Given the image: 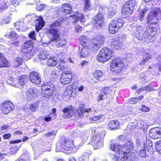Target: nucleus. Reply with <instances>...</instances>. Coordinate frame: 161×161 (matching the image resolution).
I'll list each match as a JSON object with an SVG mask.
<instances>
[{
  "mask_svg": "<svg viewBox=\"0 0 161 161\" xmlns=\"http://www.w3.org/2000/svg\"><path fill=\"white\" fill-rule=\"evenodd\" d=\"M133 31L134 32L133 39L136 42L138 43L140 41L144 40V41L147 42H152L155 39L154 34H152L151 35L149 34V31L151 32V29H147L145 31H143V27L140 25L134 26L132 25Z\"/></svg>",
  "mask_w": 161,
  "mask_h": 161,
  "instance_id": "nucleus-1",
  "label": "nucleus"
},
{
  "mask_svg": "<svg viewBox=\"0 0 161 161\" xmlns=\"http://www.w3.org/2000/svg\"><path fill=\"white\" fill-rule=\"evenodd\" d=\"M60 25V22L58 20L50 25V28L47 30V33L50 40L44 41L42 39L41 41L42 44L47 45L49 44L51 41L58 39L59 37L58 30Z\"/></svg>",
  "mask_w": 161,
  "mask_h": 161,
  "instance_id": "nucleus-2",
  "label": "nucleus"
},
{
  "mask_svg": "<svg viewBox=\"0 0 161 161\" xmlns=\"http://www.w3.org/2000/svg\"><path fill=\"white\" fill-rule=\"evenodd\" d=\"M124 63L119 58H114L110 64V71L115 76L119 75L124 68Z\"/></svg>",
  "mask_w": 161,
  "mask_h": 161,
  "instance_id": "nucleus-3",
  "label": "nucleus"
},
{
  "mask_svg": "<svg viewBox=\"0 0 161 161\" xmlns=\"http://www.w3.org/2000/svg\"><path fill=\"white\" fill-rule=\"evenodd\" d=\"M114 56V51L111 49L105 47L100 51L97 57V60L103 63L109 60Z\"/></svg>",
  "mask_w": 161,
  "mask_h": 161,
  "instance_id": "nucleus-4",
  "label": "nucleus"
},
{
  "mask_svg": "<svg viewBox=\"0 0 161 161\" xmlns=\"http://www.w3.org/2000/svg\"><path fill=\"white\" fill-rule=\"evenodd\" d=\"M111 149L117 153L113 158V161H123L124 160L125 152H124L122 146L118 143L111 144L110 145Z\"/></svg>",
  "mask_w": 161,
  "mask_h": 161,
  "instance_id": "nucleus-5",
  "label": "nucleus"
},
{
  "mask_svg": "<svg viewBox=\"0 0 161 161\" xmlns=\"http://www.w3.org/2000/svg\"><path fill=\"white\" fill-rule=\"evenodd\" d=\"M106 132L103 130L92 137L90 142L94 147V149H99L103 146V138Z\"/></svg>",
  "mask_w": 161,
  "mask_h": 161,
  "instance_id": "nucleus-6",
  "label": "nucleus"
},
{
  "mask_svg": "<svg viewBox=\"0 0 161 161\" xmlns=\"http://www.w3.org/2000/svg\"><path fill=\"white\" fill-rule=\"evenodd\" d=\"M124 21L120 18H116L113 20L108 25L109 31L114 34L117 32L123 26Z\"/></svg>",
  "mask_w": 161,
  "mask_h": 161,
  "instance_id": "nucleus-7",
  "label": "nucleus"
},
{
  "mask_svg": "<svg viewBox=\"0 0 161 161\" xmlns=\"http://www.w3.org/2000/svg\"><path fill=\"white\" fill-rule=\"evenodd\" d=\"M104 39L102 35L94 37L89 46L90 50L92 51L98 50L104 43Z\"/></svg>",
  "mask_w": 161,
  "mask_h": 161,
  "instance_id": "nucleus-8",
  "label": "nucleus"
},
{
  "mask_svg": "<svg viewBox=\"0 0 161 161\" xmlns=\"http://www.w3.org/2000/svg\"><path fill=\"white\" fill-rule=\"evenodd\" d=\"M106 8L104 7L100 6L99 9V13L94 18V27L97 29H100L104 22L103 16V13L105 11Z\"/></svg>",
  "mask_w": 161,
  "mask_h": 161,
  "instance_id": "nucleus-9",
  "label": "nucleus"
},
{
  "mask_svg": "<svg viewBox=\"0 0 161 161\" xmlns=\"http://www.w3.org/2000/svg\"><path fill=\"white\" fill-rule=\"evenodd\" d=\"M135 5V0H130L125 3L123 6L122 11L125 17L128 16L132 14Z\"/></svg>",
  "mask_w": 161,
  "mask_h": 161,
  "instance_id": "nucleus-10",
  "label": "nucleus"
},
{
  "mask_svg": "<svg viewBox=\"0 0 161 161\" xmlns=\"http://www.w3.org/2000/svg\"><path fill=\"white\" fill-rule=\"evenodd\" d=\"M61 148L67 151L75 152L78 148L77 147H74L73 141L67 138L63 139L60 144Z\"/></svg>",
  "mask_w": 161,
  "mask_h": 161,
  "instance_id": "nucleus-11",
  "label": "nucleus"
},
{
  "mask_svg": "<svg viewBox=\"0 0 161 161\" xmlns=\"http://www.w3.org/2000/svg\"><path fill=\"white\" fill-rule=\"evenodd\" d=\"M161 19V11L158 8H154L153 11L149 13L147 18V22L148 23H152L151 21L153 20H160Z\"/></svg>",
  "mask_w": 161,
  "mask_h": 161,
  "instance_id": "nucleus-12",
  "label": "nucleus"
},
{
  "mask_svg": "<svg viewBox=\"0 0 161 161\" xmlns=\"http://www.w3.org/2000/svg\"><path fill=\"white\" fill-rule=\"evenodd\" d=\"M125 40L124 36L114 37L111 41V47L114 49H120L123 45V42Z\"/></svg>",
  "mask_w": 161,
  "mask_h": 161,
  "instance_id": "nucleus-13",
  "label": "nucleus"
},
{
  "mask_svg": "<svg viewBox=\"0 0 161 161\" xmlns=\"http://www.w3.org/2000/svg\"><path fill=\"white\" fill-rule=\"evenodd\" d=\"M32 41L29 40L26 41L23 45L24 48L23 49L24 53L26 54V56L30 55V58L32 57L35 53L33 50Z\"/></svg>",
  "mask_w": 161,
  "mask_h": 161,
  "instance_id": "nucleus-14",
  "label": "nucleus"
},
{
  "mask_svg": "<svg viewBox=\"0 0 161 161\" xmlns=\"http://www.w3.org/2000/svg\"><path fill=\"white\" fill-rule=\"evenodd\" d=\"M1 111L4 114H7L14 109V106L10 101H6L2 103Z\"/></svg>",
  "mask_w": 161,
  "mask_h": 161,
  "instance_id": "nucleus-15",
  "label": "nucleus"
},
{
  "mask_svg": "<svg viewBox=\"0 0 161 161\" xmlns=\"http://www.w3.org/2000/svg\"><path fill=\"white\" fill-rule=\"evenodd\" d=\"M39 93V91L35 87L30 88L26 92V98L28 101H30L37 97Z\"/></svg>",
  "mask_w": 161,
  "mask_h": 161,
  "instance_id": "nucleus-16",
  "label": "nucleus"
},
{
  "mask_svg": "<svg viewBox=\"0 0 161 161\" xmlns=\"http://www.w3.org/2000/svg\"><path fill=\"white\" fill-rule=\"evenodd\" d=\"M36 17L32 18L30 22L33 20H36L35 22V26L36 31L38 32L41 30L44 26L45 22L41 16H38L35 19Z\"/></svg>",
  "mask_w": 161,
  "mask_h": 161,
  "instance_id": "nucleus-17",
  "label": "nucleus"
},
{
  "mask_svg": "<svg viewBox=\"0 0 161 161\" xmlns=\"http://www.w3.org/2000/svg\"><path fill=\"white\" fill-rule=\"evenodd\" d=\"M72 78V73L70 71H64L60 79L61 83L63 85L69 84Z\"/></svg>",
  "mask_w": 161,
  "mask_h": 161,
  "instance_id": "nucleus-18",
  "label": "nucleus"
},
{
  "mask_svg": "<svg viewBox=\"0 0 161 161\" xmlns=\"http://www.w3.org/2000/svg\"><path fill=\"white\" fill-rule=\"evenodd\" d=\"M29 78L30 81L34 84L38 85L41 82V75L35 71L30 72Z\"/></svg>",
  "mask_w": 161,
  "mask_h": 161,
  "instance_id": "nucleus-19",
  "label": "nucleus"
},
{
  "mask_svg": "<svg viewBox=\"0 0 161 161\" xmlns=\"http://www.w3.org/2000/svg\"><path fill=\"white\" fill-rule=\"evenodd\" d=\"M153 54L152 50L146 49L144 51V55L142 60L140 62V65H143L150 59Z\"/></svg>",
  "mask_w": 161,
  "mask_h": 161,
  "instance_id": "nucleus-20",
  "label": "nucleus"
},
{
  "mask_svg": "<svg viewBox=\"0 0 161 161\" xmlns=\"http://www.w3.org/2000/svg\"><path fill=\"white\" fill-rule=\"evenodd\" d=\"M152 143L150 140H148L146 141V143H144L142 145V148L141 147H137L138 150L139 152V155L141 157H145L146 155L145 147H147L148 146L150 147L152 146Z\"/></svg>",
  "mask_w": 161,
  "mask_h": 161,
  "instance_id": "nucleus-21",
  "label": "nucleus"
},
{
  "mask_svg": "<svg viewBox=\"0 0 161 161\" xmlns=\"http://www.w3.org/2000/svg\"><path fill=\"white\" fill-rule=\"evenodd\" d=\"M70 16L73 17V23L74 24L80 21L82 24L85 22L86 20L85 18L82 14H79L78 13H76L74 15L69 16V17Z\"/></svg>",
  "mask_w": 161,
  "mask_h": 161,
  "instance_id": "nucleus-22",
  "label": "nucleus"
},
{
  "mask_svg": "<svg viewBox=\"0 0 161 161\" xmlns=\"http://www.w3.org/2000/svg\"><path fill=\"white\" fill-rule=\"evenodd\" d=\"M124 152H127V150L132 151L134 149V145L132 141L130 140L126 141L125 144L122 145Z\"/></svg>",
  "mask_w": 161,
  "mask_h": 161,
  "instance_id": "nucleus-23",
  "label": "nucleus"
},
{
  "mask_svg": "<svg viewBox=\"0 0 161 161\" xmlns=\"http://www.w3.org/2000/svg\"><path fill=\"white\" fill-rule=\"evenodd\" d=\"M42 91L41 95L45 98H48L52 96L53 93L55 91L52 89H50V90L46 89L44 86H42Z\"/></svg>",
  "mask_w": 161,
  "mask_h": 161,
  "instance_id": "nucleus-24",
  "label": "nucleus"
},
{
  "mask_svg": "<svg viewBox=\"0 0 161 161\" xmlns=\"http://www.w3.org/2000/svg\"><path fill=\"white\" fill-rule=\"evenodd\" d=\"M79 54L80 57L82 58H86L89 56L90 53L88 47L87 46L83 47L79 52Z\"/></svg>",
  "mask_w": 161,
  "mask_h": 161,
  "instance_id": "nucleus-25",
  "label": "nucleus"
},
{
  "mask_svg": "<svg viewBox=\"0 0 161 161\" xmlns=\"http://www.w3.org/2000/svg\"><path fill=\"white\" fill-rule=\"evenodd\" d=\"M91 112V109L90 108H83L76 110L75 115H77L79 117L81 118L84 115V113H89Z\"/></svg>",
  "mask_w": 161,
  "mask_h": 161,
  "instance_id": "nucleus-26",
  "label": "nucleus"
},
{
  "mask_svg": "<svg viewBox=\"0 0 161 161\" xmlns=\"http://www.w3.org/2000/svg\"><path fill=\"white\" fill-rule=\"evenodd\" d=\"M149 135L152 139H155L160 138L159 133L157 128H154L150 130L149 131Z\"/></svg>",
  "mask_w": 161,
  "mask_h": 161,
  "instance_id": "nucleus-27",
  "label": "nucleus"
},
{
  "mask_svg": "<svg viewBox=\"0 0 161 161\" xmlns=\"http://www.w3.org/2000/svg\"><path fill=\"white\" fill-rule=\"evenodd\" d=\"M124 158L125 157V161H135L136 159L135 156L134 154L131 151L125 153Z\"/></svg>",
  "mask_w": 161,
  "mask_h": 161,
  "instance_id": "nucleus-28",
  "label": "nucleus"
},
{
  "mask_svg": "<svg viewBox=\"0 0 161 161\" xmlns=\"http://www.w3.org/2000/svg\"><path fill=\"white\" fill-rule=\"evenodd\" d=\"M119 126V122L117 120H112L109 123L108 125V129L114 130L117 129Z\"/></svg>",
  "mask_w": 161,
  "mask_h": 161,
  "instance_id": "nucleus-29",
  "label": "nucleus"
},
{
  "mask_svg": "<svg viewBox=\"0 0 161 161\" xmlns=\"http://www.w3.org/2000/svg\"><path fill=\"white\" fill-rule=\"evenodd\" d=\"M48 51L44 49L40 52L38 55V57L40 60H45L48 58Z\"/></svg>",
  "mask_w": 161,
  "mask_h": 161,
  "instance_id": "nucleus-30",
  "label": "nucleus"
},
{
  "mask_svg": "<svg viewBox=\"0 0 161 161\" xmlns=\"http://www.w3.org/2000/svg\"><path fill=\"white\" fill-rule=\"evenodd\" d=\"M71 6L70 5L64 3L62 5V11L64 14H70L71 12Z\"/></svg>",
  "mask_w": 161,
  "mask_h": 161,
  "instance_id": "nucleus-31",
  "label": "nucleus"
},
{
  "mask_svg": "<svg viewBox=\"0 0 161 161\" xmlns=\"http://www.w3.org/2000/svg\"><path fill=\"white\" fill-rule=\"evenodd\" d=\"M103 75V72L100 70H96L93 73L94 79H95V81L97 82L100 80Z\"/></svg>",
  "mask_w": 161,
  "mask_h": 161,
  "instance_id": "nucleus-32",
  "label": "nucleus"
},
{
  "mask_svg": "<svg viewBox=\"0 0 161 161\" xmlns=\"http://www.w3.org/2000/svg\"><path fill=\"white\" fill-rule=\"evenodd\" d=\"M74 111V108L71 105L64 108L62 110L63 112L64 113H68L70 115H72L73 114Z\"/></svg>",
  "mask_w": 161,
  "mask_h": 161,
  "instance_id": "nucleus-33",
  "label": "nucleus"
},
{
  "mask_svg": "<svg viewBox=\"0 0 161 161\" xmlns=\"http://www.w3.org/2000/svg\"><path fill=\"white\" fill-rule=\"evenodd\" d=\"M28 80V77L25 75H21L19 78V82L21 86L24 85Z\"/></svg>",
  "mask_w": 161,
  "mask_h": 161,
  "instance_id": "nucleus-34",
  "label": "nucleus"
},
{
  "mask_svg": "<svg viewBox=\"0 0 161 161\" xmlns=\"http://www.w3.org/2000/svg\"><path fill=\"white\" fill-rule=\"evenodd\" d=\"M146 91V92H148L149 91H154V88L150 86H144L141 88L138 89L136 92L137 94Z\"/></svg>",
  "mask_w": 161,
  "mask_h": 161,
  "instance_id": "nucleus-35",
  "label": "nucleus"
},
{
  "mask_svg": "<svg viewBox=\"0 0 161 161\" xmlns=\"http://www.w3.org/2000/svg\"><path fill=\"white\" fill-rule=\"evenodd\" d=\"M57 59L54 57H50L47 61V65L48 66H55L57 64Z\"/></svg>",
  "mask_w": 161,
  "mask_h": 161,
  "instance_id": "nucleus-36",
  "label": "nucleus"
},
{
  "mask_svg": "<svg viewBox=\"0 0 161 161\" xmlns=\"http://www.w3.org/2000/svg\"><path fill=\"white\" fill-rule=\"evenodd\" d=\"M81 132L77 129H72L70 130V134L72 137H76L80 136Z\"/></svg>",
  "mask_w": 161,
  "mask_h": 161,
  "instance_id": "nucleus-37",
  "label": "nucleus"
},
{
  "mask_svg": "<svg viewBox=\"0 0 161 161\" xmlns=\"http://www.w3.org/2000/svg\"><path fill=\"white\" fill-rule=\"evenodd\" d=\"M42 86H44L46 89H52L54 91L55 90V85L51 82H44Z\"/></svg>",
  "mask_w": 161,
  "mask_h": 161,
  "instance_id": "nucleus-38",
  "label": "nucleus"
},
{
  "mask_svg": "<svg viewBox=\"0 0 161 161\" xmlns=\"http://www.w3.org/2000/svg\"><path fill=\"white\" fill-rule=\"evenodd\" d=\"M66 42V39L64 38H61L57 41L56 44L58 47H61L65 46Z\"/></svg>",
  "mask_w": 161,
  "mask_h": 161,
  "instance_id": "nucleus-39",
  "label": "nucleus"
},
{
  "mask_svg": "<svg viewBox=\"0 0 161 161\" xmlns=\"http://www.w3.org/2000/svg\"><path fill=\"white\" fill-rule=\"evenodd\" d=\"M134 122L136 124V125L134 124V126L136 128H143L146 125L144 122L142 120H135Z\"/></svg>",
  "mask_w": 161,
  "mask_h": 161,
  "instance_id": "nucleus-40",
  "label": "nucleus"
},
{
  "mask_svg": "<svg viewBox=\"0 0 161 161\" xmlns=\"http://www.w3.org/2000/svg\"><path fill=\"white\" fill-rule=\"evenodd\" d=\"M88 40L87 37L84 36H81L80 38V44L83 47L86 46L88 43Z\"/></svg>",
  "mask_w": 161,
  "mask_h": 161,
  "instance_id": "nucleus-41",
  "label": "nucleus"
},
{
  "mask_svg": "<svg viewBox=\"0 0 161 161\" xmlns=\"http://www.w3.org/2000/svg\"><path fill=\"white\" fill-rule=\"evenodd\" d=\"M148 8L146 7L142 10L139 14V19L142 21L144 18L145 14L148 11Z\"/></svg>",
  "mask_w": 161,
  "mask_h": 161,
  "instance_id": "nucleus-42",
  "label": "nucleus"
},
{
  "mask_svg": "<svg viewBox=\"0 0 161 161\" xmlns=\"http://www.w3.org/2000/svg\"><path fill=\"white\" fill-rule=\"evenodd\" d=\"M143 98V96H141L137 98L133 97L130 99V103L133 104H135L137 103L139 101L141 100Z\"/></svg>",
  "mask_w": 161,
  "mask_h": 161,
  "instance_id": "nucleus-43",
  "label": "nucleus"
},
{
  "mask_svg": "<svg viewBox=\"0 0 161 161\" xmlns=\"http://www.w3.org/2000/svg\"><path fill=\"white\" fill-rule=\"evenodd\" d=\"M15 80L14 79L13 77L10 76L9 77V78L7 79L6 82L7 83L12 86H14L15 87H17V85L15 83Z\"/></svg>",
  "mask_w": 161,
  "mask_h": 161,
  "instance_id": "nucleus-44",
  "label": "nucleus"
},
{
  "mask_svg": "<svg viewBox=\"0 0 161 161\" xmlns=\"http://www.w3.org/2000/svg\"><path fill=\"white\" fill-rule=\"evenodd\" d=\"M23 62V59L20 57L16 58L14 62V66L15 67H18L20 66Z\"/></svg>",
  "mask_w": 161,
  "mask_h": 161,
  "instance_id": "nucleus-45",
  "label": "nucleus"
},
{
  "mask_svg": "<svg viewBox=\"0 0 161 161\" xmlns=\"http://www.w3.org/2000/svg\"><path fill=\"white\" fill-rule=\"evenodd\" d=\"M61 61L58 65L57 67L61 70H64L66 67V65L64 63V59L60 60Z\"/></svg>",
  "mask_w": 161,
  "mask_h": 161,
  "instance_id": "nucleus-46",
  "label": "nucleus"
},
{
  "mask_svg": "<svg viewBox=\"0 0 161 161\" xmlns=\"http://www.w3.org/2000/svg\"><path fill=\"white\" fill-rule=\"evenodd\" d=\"M9 5L8 3L7 2L2 3L0 4V12L4 11L7 10Z\"/></svg>",
  "mask_w": 161,
  "mask_h": 161,
  "instance_id": "nucleus-47",
  "label": "nucleus"
},
{
  "mask_svg": "<svg viewBox=\"0 0 161 161\" xmlns=\"http://www.w3.org/2000/svg\"><path fill=\"white\" fill-rule=\"evenodd\" d=\"M21 147V146L19 147L16 146H14L10 149L9 154H15Z\"/></svg>",
  "mask_w": 161,
  "mask_h": 161,
  "instance_id": "nucleus-48",
  "label": "nucleus"
},
{
  "mask_svg": "<svg viewBox=\"0 0 161 161\" xmlns=\"http://www.w3.org/2000/svg\"><path fill=\"white\" fill-rule=\"evenodd\" d=\"M85 6L84 9L85 11H86L90 9V8L91 2L90 0H84Z\"/></svg>",
  "mask_w": 161,
  "mask_h": 161,
  "instance_id": "nucleus-49",
  "label": "nucleus"
},
{
  "mask_svg": "<svg viewBox=\"0 0 161 161\" xmlns=\"http://www.w3.org/2000/svg\"><path fill=\"white\" fill-rule=\"evenodd\" d=\"M38 106L39 104L37 103L31 104L29 107V108L31 111L35 112L37 110Z\"/></svg>",
  "mask_w": 161,
  "mask_h": 161,
  "instance_id": "nucleus-50",
  "label": "nucleus"
},
{
  "mask_svg": "<svg viewBox=\"0 0 161 161\" xmlns=\"http://www.w3.org/2000/svg\"><path fill=\"white\" fill-rule=\"evenodd\" d=\"M111 92V90L110 88L106 87L103 88L101 90V92L103 93L105 96L108 94H110Z\"/></svg>",
  "mask_w": 161,
  "mask_h": 161,
  "instance_id": "nucleus-51",
  "label": "nucleus"
},
{
  "mask_svg": "<svg viewBox=\"0 0 161 161\" xmlns=\"http://www.w3.org/2000/svg\"><path fill=\"white\" fill-rule=\"evenodd\" d=\"M7 36L11 39L14 40L17 37V34L14 31H12L9 35H6Z\"/></svg>",
  "mask_w": 161,
  "mask_h": 161,
  "instance_id": "nucleus-52",
  "label": "nucleus"
},
{
  "mask_svg": "<svg viewBox=\"0 0 161 161\" xmlns=\"http://www.w3.org/2000/svg\"><path fill=\"white\" fill-rule=\"evenodd\" d=\"M117 5H116L111 4L108 7V12L115 11L116 12L117 10Z\"/></svg>",
  "mask_w": 161,
  "mask_h": 161,
  "instance_id": "nucleus-53",
  "label": "nucleus"
},
{
  "mask_svg": "<svg viewBox=\"0 0 161 161\" xmlns=\"http://www.w3.org/2000/svg\"><path fill=\"white\" fill-rule=\"evenodd\" d=\"M72 93V89L67 88L64 93V95L66 96H68V97H71Z\"/></svg>",
  "mask_w": 161,
  "mask_h": 161,
  "instance_id": "nucleus-54",
  "label": "nucleus"
},
{
  "mask_svg": "<svg viewBox=\"0 0 161 161\" xmlns=\"http://www.w3.org/2000/svg\"><path fill=\"white\" fill-rule=\"evenodd\" d=\"M156 149L158 153L161 154V140L158 141L156 144Z\"/></svg>",
  "mask_w": 161,
  "mask_h": 161,
  "instance_id": "nucleus-55",
  "label": "nucleus"
},
{
  "mask_svg": "<svg viewBox=\"0 0 161 161\" xmlns=\"http://www.w3.org/2000/svg\"><path fill=\"white\" fill-rule=\"evenodd\" d=\"M22 159H24L27 161L28 159H29L30 157V154L28 152H25L23 154L19 157Z\"/></svg>",
  "mask_w": 161,
  "mask_h": 161,
  "instance_id": "nucleus-56",
  "label": "nucleus"
},
{
  "mask_svg": "<svg viewBox=\"0 0 161 161\" xmlns=\"http://www.w3.org/2000/svg\"><path fill=\"white\" fill-rule=\"evenodd\" d=\"M149 109V108L145 105H142L140 108V110L145 112H148Z\"/></svg>",
  "mask_w": 161,
  "mask_h": 161,
  "instance_id": "nucleus-57",
  "label": "nucleus"
},
{
  "mask_svg": "<svg viewBox=\"0 0 161 161\" xmlns=\"http://www.w3.org/2000/svg\"><path fill=\"white\" fill-rule=\"evenodd\" d=\"M91 152L89 151H87L86 152H85V154L84 155L86 156L85 157H81L80 158V159H84V161H87L88 158L87 157L89 156L90 154H91Z\"/></svg>",
  "mask_w": 161,
  "mask_h": 161,
  "instance_id": "nucleus-58",
  "label": "nucleus"
},
{
  "mask_svg": "<svg viewBox=\"0 0 161 161\" xmlns=\"http://www.w3.org/2000/svg\"><path fill=\"white\" fill-rule=\"evenodd\" d=\"M29 37L31 39L35 40L36 39L35 31H31L28 35Z\"/></svg>",
  "mask_w": 161,
  "mask_h": 161,
  "instance_id": "nucleus-59",
  "label": "nucleus"
},
{
  "mask_svg": "<svg viewBox=\"0 0 161 161\" xmlns=\"http://www.w3.org/2000/svg\"><path fill=\"white\" fill-rule=\"evenodd\" d=\"M10 18L9 17L5 18L2 19V25L7 24H8L10 21Z\"/></svg>",
  "mask_w": 161,
  "mask_h": 161,
  "instance_id": "nucleus-60",
  "label": "nucleus"
},
{
  "mask_svg": "<svg viewBox=\"0 0 161 161\" xmlns=\"http://www.w3.org/2000/svg\"><path fill=\"white\" fill-rule=\"evenodd\" d=\"M106 96L101 92L98 96V101H101L106 97Z\"/></svg>",
  "mask_w": 161,
  "mask_h": 161,
  "instance_id": "nucleus-61",
  "label": "nucleus"
},
{
  "mask_svg": "<svg viewBox=\"0 0 161 161\" xmlns=\"http://www.w3.org/2000/svg\"><path fill=\"white\" fill-rule=\"evenodd\" d=\"M9 63L8 61H5L4 62L0 61V68L7 67L8 66Z\"/></svg>",
  "mask_w": 161,
  "mask_h": 161,
  "instance_id": "nucleus-62",
  "label": "nucleus"
},
{
  "mask_svg": "<svg viewBox=\"0 0 161 161\" xmlns=\"http://www.w3.org/2000/svg\"><path fill=\"white\" fill-rule=\"evenodd\" d=\"M45 5L44 4H39L37 5L36 8L38 11H41L45 8Z\"/></svg>",
  "mask_w": 161,
  "mask_h": 161,
  "instance_id": "nucleus-63",
  "label": "nucleus"
},
{
  "mask_svg": "<svg viewBox=\"0 0 161 161\" xmlns=\"http://www.w3.org/2000/svg\"><path fill=\"white\" fill-rule=\"evenodd\" d=\"M0 60H1V62H4L5 61H7L6 59V58L4 54L1 53H0Z\"/></svg>",
  "mask_w": 161,
  "mask_h": 161,
  "instance_id": "nucleus-64",
  "label": "nucleus"
}]
</instances>
